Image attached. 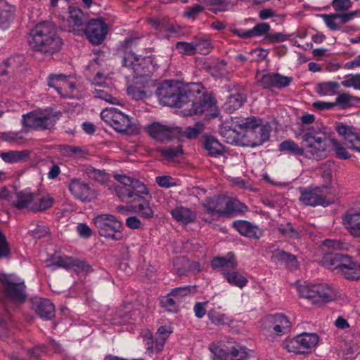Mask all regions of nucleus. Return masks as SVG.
<instances>
[{"label": "nucleus", "mask_w": 360, "mask_h": 360, "mask_svg": "<svg viewBox=\"0 0 360 360\" xmlns=\"http://www.w3.org/2000/svg\"><path fill=\"white\" fill-rule=\"evenodd\" d=\"M359 103H360V98L359 97L352 96L346 92L339 94L335 101V107L338 106V109L340 110L348 109L355 106Z\"/></svg>", "instance_id": "4c0bfd02"}, {"label": "nucleus", "mask_w": 360, "mask_h": 360, "mask_svg": "<svg viewBox=\"0 0 360 360\" xmlns=\"http://www.w3.org/2000/svg\"><path fill=\"white\" fill-rule=\"evenodd\" d=\"M331 195V191H328V186H316L301 191L299 200L307 206L325 207L333 202Z\"/></svg>", "instance_id": "f8f14e48"}, {"label": "nucleus", "mask_w": 360, "mask_h": 360, "mask_svg": "<svg viewBox=\"0 0 360 360\" xmlns=\"http://www.w3.org/2000/svg\"><path fill=\"white\" fill-rule=\"evenodd\" d=\"M290 35H286L285 34L281 32H276L266 34L264 40L267 41L268 43L274 44L278 42H283L288 40L290 38Z\"/></svg>", "instance_id": "e2e57ef3"}, {"label": "nucleus", "mask_w": 360, "mask_h": 360, "mask_svg": "<svg viewBox=\"0 0 360 360\" xmlns=\"http://www.w3.org/2000/svg\"><path fill=\"white\" fill-rule=\"evenodd\" d=\"M172 295H169V293L161 298L160 303L162 307L165 308L167 311L176 313L178 311V306L174 301V300L172 297Z\"/></svg>", "instance_id": "864d4df0"}, {"label": "nucleus", "mask_w": 360, "mask_h": 360, "mask_svg": "<svg viewBox=\"0 0 360 360\" xmlns=\"http://www.w3.org/2000/svg\"><path fill=\"white\" fill-rule=\"evenodd\" d=\"M319 341L316 333H303L293 338L287 339L283 342V347L289 352L295 354H308Z\"/></svg>", "instance_id": "ddd939ff"}, {"label": "nucleus", "mask_w": 360, "mask_h": 360, "mask_svg": "<svg viewBox=\"0 0 360 360\" xmlns=\"http://www.w3.org/2000/svg\"><path fill=\"white\" fill-rule=\"evenodd\" d=\"M221 274L226 281L232 286L243 288L246 286L248 283V278L240 272L235 269L229 270L228 269H222Z\"/></svg>", "instance_id": "2f4dec72"}, {"label": "nucleus", "mask_w": 360, "mask_h": 360, "mask_svg": "<svg viewBox=\"0 0 360 360\" xmlns=\"http://www.w3.org/2000/svg\"><path fill=\"white\" fill-rule=\"evenodd\" d=\"M203 11L204 7L201 4H195L192 6L186 8L184 15L187 18L194 19Z\"/></svg>", "instance_id": "0e129e2a"}, {"label": "nucleus", "mask_w": 360, "mask_h": 360, "mask_svg": "<svg viewBox=\"0 0 360 360\" xmlns=\"http://www.w3.org/2000/svg\"><path fill=\"white\" fill-rule=\"evenodd\" d=\"M204 129V123L198 121L193 126L187 127L184 130V135L188 139H194L203 131Z\"/></svg>", "instance_id": "de8ad7c7"}, {"label": "nucleus", "mask_w": 360, "mask_h": 360, "mask_svg": "<svg viewBox=\"0 0 360 360\" xmlns=\"http://www.w3.org/2000/svg\"><path fill=\"white\" fill-rule=\"evenodd\" d=\"M341 85L346 88H354L356 90H360V74H350L344 77Z\"/></svg>", "instance_id": "09e8293b"}, {"label": "nucleus", "mask_w": 360, "mask_h": 360, "mask_svg": "<svg viewBox=\"0 0 360 360\" xmlns=\"http://www.w3.org/2000/svg\"><path fill=\"white\" fill-rule=\"evenodd\" d=\"M115 179L121 184L115 188L119 199L129 205L130 210L141 218L153 219L154 210L150 203L152 197L146 186L139 179L126 175L117 174Z\"/></svg>", "instance_id": "f03ea898"}, {"label": "nucleus", "mask_w": 360, "mask_h": 360, "mask_svg": "<svg viewBox=\"0 0 360 360\" xmlns=\"http://www.w3.org/2000/svg\"><path fill=\"white\" fill-rule=\"evenodd\" d=\"M54 203L53 198L49 194H35L34 204L31 207L32 212H42L52 207Z\"/></svg>", "instance_id": "e433bc0d"}, {"label": "nucleus", "mask_w": 360, "mask_h": 360, "mask_svg": "<svg viewBox=\"0 0 360 360\" xmlns=\"http://www.w3.org/2000/svg\"><path fill=\"white\" fill-rule=\"evenodd\" d=\"M224 202V196L214 195L205 198L202 202V206L207 213L211 214H217L219 216L221 217Z\"/></svg>", "instance_id": "c756f323"}, {"label": "nucleus", "mask_w": 360, "mask_h": 360, "mask_svg": "<svg viewBox=\"0 0 360 360\" xmlns=\"http://www.w3.org/2000/svg\"><path fill=\"white\" fill-rule=\"evenodd\" d=\"M270 29L271 27L268 23H258L252 29H251L252 37H259L263 35L266 36V34H269Z\"/></svg>", "instance_id": "052dcab7"}, {"label": "nucleus", "mask_w": 360, "mask_h": 360, "mask_svg": "<svg viewBox=\"0 0 360 360\" xmlns=\"http://www.w3.org/2000/svg\"><path fill=\"white\" fill-rule=\"evenodd\" d=\"M30 46L37 51L53 53L60 50L63 41L57 34L56 25L50 22L37 24L30 32Z\"/></svg>", "instance_id": "20e7f679"}, {"label": "nucleus", "mask_w": 360, "mask_h": 360, "mask_svg": "<svg viewBox=\"0 0 360 360\" xmlns=\"http://www.w3.org/2000/svg\"><path fill=\"white\" fill-rule=\"evenodd\" d=\"M155 94L162 105L180 108L184 116L204 115L210 120L220 114L215 97L199 82L167 79L159 85Z\"/></svg>", "instance_id": "f257e3e1"}, {"label": "nucleus", "mask_w": 360, "mask_h": 360, "mask_svg": "<svg viewBox=\"0 0 360 360\" xmlns=\"http://www.w3.org/2000/svg\"><path fill=\"white\" fill-rule=\"evenodd\" d=\"M165 342V338L157 337L155 340H152L150 342L147 343V351L150 353H153L154 352L160 353L163 350Z\"/></svg>", "instance_id": "603ef678"}, {"label": "nucleus", "mask_w": 360, "mask_h": 360, "mask_svg": "<svg viewBox=\"0 0 360 360\" xmlns=\"http://www.w3.org/2000/svg\"><path fill=\"white\" fill-rule=\"evenodd\" d=\"M138 39L130 37L126 39L123 41V47L126 51L122 60L123 66L125 68H132L134 66H143V68L152 65L155 68L158 65L154 63V58L148 57H142L141 56L136 55L131 51H127L129 48L136 46L137 44Z\"/></svg>", "instance_id": "2eb2a0df"}, {"label": "nucleus", "mask_w": 360, "mask_h": 360, "mask_svg": "<svg viewBox=\"0 0 360 360\" xmlns=\"http://www.w3.org/2000/svg\"><path fill=\"white\" fill-rule=\"evenodd\" d=\"M75 257L68 256H58L46 261L48 267H60L65 269H72Z\"/></svg>", "instance_id": "37998d69"}, {"label": "nucleus", "mask_w": 360, "mask_h": 360, "mask_svg": "<svg viewBox=\"0 0 360 360\" xmlns=\"http://www.w3.org/2000/svg\"><path fill=\"white\" fill-rule=\"evenodd\" d=\"M342 224L354 238H360V210H347L342 216Z\"/></svg>", "instance_id": "aec40b11"}, {"label": "nucleus", "mask_w": 360, "mask_h": 360, "mask_svg": "<svg viewBox=\"0 0 360 360\" xmlns=\"http://www.w3.org/2000/svg\"><path fill=\"white\" fill-rule=\"evenodd\" d=\"M94 221L101 236L115 241L122 239V224L113 215L100 214L94 218Z\"/></svg>", "instance_id": "9d476101"}, {"label": "nucleus", "mask_w": 360, "mask_h": 360, "mask_svg": "<svg viewBox=\"0 0 360 360\" xmlns=\"http://www.w3.org/2000/svg\"><path fill=\"white\" fill-rule=\"evenodd\" d=\"M58 150L63 156L71 158H81L88 153L84 147L67 144L59 145Z\"/></svg>", "instance_id": "c9c22d12"}, {"label": "nucleus", "mask_w": 360, "mask_h": 360, "mask_svg": "<svg viewBox=\"0 0 360 360\" xmlns=\"http://www.w3.org/2000/svg\"><path fill=\"white\" fill-rule=\"evenodd\" d=\"M35 193L29 189H25L15 193V200L12 203L17 210L28 209L31 211V207L34 204Z\"/></svg>", "instance_id": "bb28decb"}, {"label": "nucleus", "mask_w": 360, "mask_h": 360, "mask_svg": "<svg viewBox=\"0 0 360 360\" xmlns=\"http://www.w3.org/2000/svg\"><path fill=\"white\" fill-rule=\"evenodd\" d=\"M56 122V115L49 112H38L36 122V130L49 129L53 127Z\"/></svg>", "instance_id": "58836bf2"}, {"label": "nucleus", "mask_w": 360, "mask_h": 360, "mask_svg": "<svg viewBox=\"0 0 360 360\" xmlns=\"http://www.w3.org/2000/svg\"><path fill=\"white\" fill-rule=\"evenodd\" d=\"M348 256V255L338 252H329L323 256L321 262L325 267L340 272L342 264L347 262L346 259Z\"/></svg>", "instance_id": "cd10ccee"}, {"label": "nucleus", "mask_w": 360, "mask_h": 360, "mask_svg": "<svg viewBox=\"0 0 360 360\" xmlns=\"http://www.w3.org/2000/svg\"><path fill=\"white\" fill-rule=\"evenodd\" d=\"M278 231L283 237L290 239H299L300 238V232L292 226L290 222L278 225Z\"/></svg>", "instance_id": "a18cd8bd"}, {"label": "nucleus", "mask_w": 360, "mask_h": 360, "mask_svg": "<svg viewBox=\"0 0 360 360\" xmlns=\"http://www.w3.org/2000/svg\"><path fill=\"white\" fill-rule=\"evenodd\" d=\"M248 206L238 200L226 198L223 206L222 216L226 217H235L238 214H244L248 212Z\"/></svg>", "instance_id": "a878e982"}, {"label": "nucleus", "mask_w": 360, "mask_h": 360, "mask_svg": "<svg viewBox=\"0 0 360 360\" xmlns=\"http://www.w3.org/2000/svg\"><path fill=\"white\" fill-rule=\"evenodd\" d=\"M247 118H253L257 123V125L253 129H245V136L253 138L252 140H249L248 145L252 148L262 146L269 139L270 126L268 124L262 125V120L254 116L248 117Z\"/></svg>", "instance_id": "f3484780"}, {"label": "nucleus", "mask_w": 360, "mask_h": 360, "mask_svg": "<svg viewBox=\"0 0 360 360\" xmlns=\"http://www.w3.org/2000/svg\"><path fill=\"white\" fill-rule=\"evenodd\" d=\"M85 20V15L80 8L70 6L68 18L63 21L62 26L65 31L77 33L83 30Z\"/></svg>", "instance_id": "6ab92c4d"}, {"label": "nucleus", "mask_w": 360, "mask_h": 360, "mask_svg": "<svg viewBox=\"0 0 360 360\" xmlns=\"http://www.w3.org/2000/svg\"><path fill=\"white\" fill-rule=\"evenodd\" d=\"M0 157L5 162L15 164L28 160L30 152L28 150H9L1 153Z\"/></svg>", "instance_id": "f704fd0d"}, {"label": "nucleus", "mask_w": 360, "mask_h": 360, "mask_svg": "<svg viewBox=\"0 0 360 360\" xmlns=\"http://www.w3.org/2000/svg\"><path fill=\"white\" fill-rule=\"evenodd\" d=\"M340 85L337 82H321L316 85V91L320 96H334L338 93Z\"/></svg>", "instance_id": "ea45409f"}, {"label": "nucleus", "mask_w": 360, "mask_h": 360, "mask_svg": "<svg viewBox=\"0 0 360 360\" xmlns=\"http://www.w3.org/2000/svg\"><path fill=\"white\" fill-rule=\"evenodd\" d=\"M202 145L210 156L216 158L222 154L224 147L213 136L203 135Z\"/></svg>", "instance_id": "473e14b6"}, {"label": "nucleus", "mask_w": 360, "mask_h": 360, "mask_svg": "<svg viewBox=\"0 0 360 360\" xmlns=\"http://www.w3.org/2000/svg\"><path fill=\"white\" fill-rule=\"evenodd\" d=\"M237 266L238 262L233 252H229L225 257H214L211 262V266L214 269L219 268L236 269Z\"/></svg>", "instance_id": "72a5a7b5"}, {"label": "nucleus", "mask_w": 360, "mask_h": 360, "mask_svg": "<svg viewBox=\"0 0 360 360\" xmlns=\"http://www.w3.org/2000/svg\"><path fill=\"white\" fill-rule=\"evenodd\" d=\"M71 195L77 200L89 202L96 198L97 193L93 184L80 178H71L68 183Z\"/></svg>", "instance_id": "4468645a"}, {"label": "nucleus", "mask_w": 360, "mask_h": 360, "mask_svg": "<svg viewBox=\"0 0 360 360\" xmlns=\"http://www.w3.org/2000/svg\"><path fill=\"white\" fill-rule=\"evenodd\" d=\"M86 174L90 179L101 184L105 183L109 178L108 174L103 170L98 169L91 167L86 168Z\"/></svg>", "instance_id": "49530a36"}, {"label": "nucleus", "mask_w": 360, "mask_h": 360, "mask_svg": "<svg viewBox=\"0 0 360 360\" xmlns=\"http://www.w3.org/2000/svg\"><path fill=\"white\" fill-rule=\"evenodd\" d=\"M38 112H30L22 115V125L24 128L35 129Z\"/></svg>", "instance_id": "4d7b16f0"}, {"label": "nucleus", "mask_w": 360, "mask_h": 360, "mask_svg": "<svg viewBox=\"0 0 360 360\" xmlns=\"http://www.w3.org/2000/svg\"><path fill=\"white\" fill-rule=\"evenodd\" d=\"M335 130L338 135L343 138L345 144L351 142L352 139L357 134L354 127L344 123L337 124Z\"/></svg>", "instance_id": "c03bdc74"}, {"label": "nucleus", "mask_w": 360, "mask_h": 360, "mask_svg": "<svg viewBox=\"0 0 360 360\" xmlns=\"http://www.w3.org/2000/svg\"><path fill=\"white\" fill-rule=\"evenodd\" d=\"M231 226L246 238L258 240L264 235L263 229L247 220H235Z\"/></svg>", "instance_id": "412c9836"}, {"label": "nucleus", "mask_w": 360, "mask_h": 360, "mask_svg": "<svg viewBox=\"0 0 360 360\" xmlns=\"http://www.w3.org/2000/svg\"><path fill=\"white\" fill-rule=\"evenodd\" d=\"M156 150L161 156L167 160H172L176 158H179L183 154L182 146L180 144L176 146H160L158 147Z\"/></svg>", "instance_id": "a19ab883"}, {"label": "nucleus", "mask_w": 360, "mask_h": 360, "mask_svg": "<svg viewBox=\"0 0 360 360\" xmlns=\"http://www.w3.org/2000/svg\"><path fill=\"white\" fill-rule=\"evenodd\" d=\"M13 9L11 5L4 4L0 7V29H7L13 19Z\"/></svg>", "instance_id": "79ce46f5"}, {"label": "nucleus", "mask_w": 360, "mask_h": 360, "mask_svg": "<svg viewBox=\"0 0 360 360\" xmlns=\"http://www.w3.org/2000/svg\"><path fill=\"white\" fill-rule=\"evenodd\" d=\"M101 119L115 131L120 133L133 134L136 130V125L127 115L116 108H109L101 112Z\"/></svg>", "instance_id": "6e6552de"}, {"label": "nucleus", "mask_w": 360, "mask_h": 360, "mask_svg": "<svg viewBox=\"0 0 360 360\" xmlns=\"http://www.w3.org/2000/svg\"><path fill=\"white\" fill-rule=\"evenodd\" d=\"M134 84L127 87V94L134 100L139 101L148 97V92L146 89L153 86L156 79L152 78V73L148 69H133Z\"/></svg>", "instance_id": "1a4fd4ad"}, {"label": "nucleus", "mask_w": 360, "mask_h": 360, "mask_svg": "<svg viewBox=\"0 0 360 360\" xmlns=\"http://www.w3.org/2000/svg\"><path fill=\"white\" fill-rule=\"evenodd\" d=\"M170 214L174 219L184 225L189 224L196 219V213L184 206H179L172 209Z\"/></svg>", "instance_id": "c85d7f7f"}, {"label": "nucleus", "mask_w": 360, "mask_h": 360, "mask_svg": "<svg viewBox=\"0 0 360 360\" xmlns=\"http://www.w3.org/2000/svg\"><path fill=\"white\" fill-rule=\"evenodd\" d=\"M247 100V95L242 89H233L230 91L225 103L224 109L228 112H233L240 108Z\"/></svg>", "instance_id": "5701e85b"}, {"label": "nucleus", "mask_w": 360, "mask_h": 360, "mask_svg": "<svg viewBox=\"0 0 360 360\" xmlns=\"http://www.w3.org/2000/svg\"><path fill=\"white\" fill-rule=\"evenodd\" d=\"M210 350L217 360H248L249 357L245 347L231 340L212 345Z\"/></svg>", "instance_id": "9b49d317"}, {"label": "nucleus", "mask_w": 360, "mask_h": 360, "mask_svg": "<svg viewBox=\"0 0 360 360\" xmlns=\"http://www.w3.org/2000/svg\"><path fill=\"white\" fill-rule=\"evenodd\" d=\"M331 143L333 144V150L335 151L337 158L341 160H347L350 158L351 155L347 149L343 147L337 140L332 139Z\"/></svg>", "instance_id": "6e6d98bb"}, {"label": "nucleus", "mask_w": 360, "mask_h": 360, "mask_svg": "<svg viewBox=\"0 0 360 360\" xmlns=\"http://www.w3.org/2000/svg\"><path fill=\"white\" fill-rule=\"evenodd\" d=\"M302 297L314 304H323L333 301L336 297L335 290L328 284H305L297 288Z\"/></svg>", "instance_id": "0eeeda50"}, {"label": "nucleus", "mask_w": 360, "mask_h": 360, "mask_svg": "<svg viewBox=\"0 0 360 360\" xmlns=\"http://www.w3.org/2000/svg\"><path fill=\"white\" fill-rule=\"evenodd\" d=\"M0 283L5 298L14 304H22L27 299V286L23 279L12 275L0 274Z\"/></svg>", "instance_id": "423d86ee"}, {"label": "nucleus", "mask_w": 360, "mask_h": 360, "mask_svg": "<svg viewBox=\"0 0 360 360\" xmlns=\"http://www.w3.org/2000/svg\"><path fill=\"white\" fill-rule=\"evenodd\" d=\"M207 316L209 319L215 325H224L225 324V315L218 311L215 309H212L208 311Z\"/></svg>", "instance_id": "13d9d810"}, {"label": "nucleus", "mask_w": 360, "mask_h": 360, "mask_svg": "<svg viewBox=\"0 0 360 360\" xmlns=\"http://www.w3.org/2000/svg\"><path fill=\"white\" fill-rule=\"evenodd\" d=\"M302 145L300 147L288 139L278 145V150L295 156L304 155L309 159L320 158L321 153L326 150V134L320 129H309L302 136Z\"/></svg>", "instance_id": "7ed1b4c3"}, {"label": "nucleus", "mask_w": 360, "mask_h": 360, "mask_svg": "<svg viewBox=\"0 0 360 360\" xmlns=\"http://www.w3.org/2000/svg\"><path fill=\"white\" fill-rule=\"evenodd\" d=\"M340 271L343 277L349 281H358L360 279V269L358 262L354 261L349 256L347 257Z\"/></svg>", "instance_id": "7c9ffc66"}, {"label": "nucleus", "mask_w": 360, "mask_h": 360, "mask_svg": "<svg viewBox=\"0 0 360 360\" xmlns=\"http://www.w3.org/2000/svg\"><path fill=\"white\" fill-rule=\"evenodd\" d=\"M146 130L148 134L158 141H170L173 137V129L159 122H153L149 124Z\"/></svg>", "instance_id": "b1692460"}, {"label": "nucleus", "mask_w": 360, "mask_h": 360, "mask_svg": "<svg viewBox=\"0 0 360 360\" xmlns=\"http://www.w3.org/2000/svg\"><path fill=\"white\" fill-rule=\"evenodd\" d=\"M157 184L162 188H172L176 186L174 179L170 176H158L155 178Z\"/></svg>", "instance_id": "338daca9"}, {"label": "nucleus", "mask_w": 360, "mask_h": 360, "mask_svg": "<svg viewBox=\"0 0 360 360\" xmlns=\"http://www.w3.org/2000/svg\"><path fill=\"white\" fill-rule=\"evenodd\" d=\"M84 33L94 45L101 44L108 33V25L102 19H94L88 22Z\"/></svg>", "instance_id": "a211bd4d"}, {"label": "nucleus", "mask_w": 360, "mask_h": 360, "mask_svg": "<svg viewBox=\"0 0 360 360\" xmlns=\"http://www.w3.org/2000/svg\"><path fill=\"white\" fill-rule=\"evenodd\" d=\"M321 17L323 19L326 25L332 30H338L339 25L336 23L335 19L338 18V13L321 14Z\"/></svg>", "instance_id": "69168bd1"}, {"label": "nucleus", "mask_w": 360, "mask_h": 360, "mask_svg": "<svg viewBox=\"0 0 360 360\" xmlns=\"http://www.w3.org/2000/svg\"><path fill=\"white\" fill-rule=\"evenodd\" d=\"M270 332L277 336L288 333L292 326L288 317L281 313H276L271 316Z\"/></svg>", "instance_id": "4be33fe9"}, {"label": "nucleus", "mask_w": 360, "mask_h": 360, "mask_svg": "<svg viewBox=\"0 0 360 360\" xmlns=\"http://www.w3.org/2000/svg\"><path fill=\"white\" fill-rule=\"evenodd\" d=\"M352 1L350 0H333L332 1V6L337 12H343L347 11L352 6Z\"/></svg>", "instance_id": "774afa93"}, {"label": "nucleus", "mask_w": 360, "mask_h": 360, "mask_svg": "<svg viewBox=\"0 0 360 360\" xmlns=\"http://www.w3.org/2000/svg\"><path fill=\"white\" fill-rule=\"evenodd\" d=\"M72 269L78 272L90 274L94 271L92 266L85 260H81L77 258L74 259Z\"/></svg>", "instance_id": "5fc2aeb1"}, {"label": "nucleus", "mask_w": 360, "mask_h": 360, "mask_svg": "<svg viewBox=\"0 0 360 360\" xmlns=\"http://www.w3.org/2000/svg\"><path fill=\"white\" fill-rule=\"evenodd\" d=\"M195 51L206 55L210 52L211 42L208 39H198L195 41Z\"/></svg>", "instance_id": "bf43d9fd"}, {"label": "nucleus", "mask_w": 360, "mask_h": 360, "mask_svg": "<svg viewBox=\"0 0 360 360\" xmlns=\"http://www.w3.org/2000/svg\"><path fill=\"white\" fill-rule=\"evenodd\" d=\"M32 307L43 320H51L55 316V307L49 300L37 298L32 302Z\"/></svg>", "instance_id": "393cba45"}, {"label": "nucleus", "mask_w": 360, "mask_h": 360, "mask_svg": "<svg viewBox=\"0 0 360 360\" xmlns=\"http://www.w3.org/2000/svg\"><path fill=\"white\" fill-rule=\"evenodd\" d=\"M196 291L195 285H186L172 289L169 295L175 297H183L191 293H195Z\"/></svg>", "instance_id": "8fccbe9b"}, {"label": "nucleus", "mask_w": 360, "mask_h": 360, "mask_svg": "<svg viewBox=\"0 0 360 360\" xmlns=\"http://www.w3.org/2000/svg\"><path fill=\"white\" fill-rule=\"evenodd\" d=\"M323 245L325 247L333 250H346L348 248L347 243L338 240L326 239L323 242Z\"/></svg>", "instance_id": "680f3d73"}, {"label": "nucleus", "mask_w": 360, "mask_h": 360, "mask_svg": "<svg viewBox=\"0 0 360 360\" xmlns=\"http://www.w3.org/2000/svg\"><path fill=\"white\" fill-rule=\"evenodd\" d=\"M257 125L253 118L241 117H231V121L223 123L219 134L229 144H237L241 136H245V129H253Z\"/></svg>", "instance_id": "39448f33"}, {"label": "nucleus", "mask_w": 360, "mask_h": 360, "mask_svg": "<svg viewBox=\"0 0 360 360\" xmlns=\"http://www.w3.org/2000/svg\"><path fill=\"white\" fill-rule=\"evenodd\" d=\"M195 41L191 43L179 41L176 44V49L181 54L193 56L195 51Z\"/></svg>", "instance_id": "3c124183"}, {"label": "nucleus", "mask_w": 360, "mask_h": 360, "mask_svg": "<svg viewBox=\"0 0 360 360\" xmlns=\"http://www.w3.org/2000/svg\"><path fill=\"white\" fill-rule=\"evenodd\" d=\"M260 75L258 70L257 72V77L258 82L263 89L276 88L278 89L287 87L292 82L293 78L289 76H284L277 72H267Z\"/></svg>", "instance_id": "dca6fc26"}]
</instances>
